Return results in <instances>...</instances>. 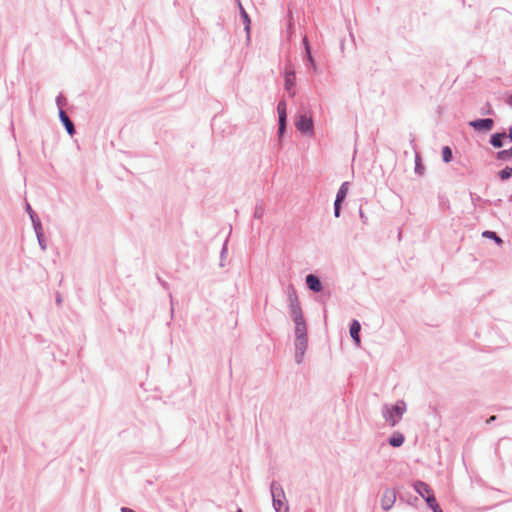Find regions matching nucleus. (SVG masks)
<instances>
[{
    "mask_svg": "<svg viewBox=\"0 0 512 512\" xmlns=\"http://www.w3.org/2000/svg\"><path fill=\"white\" fill-rule=\"evenodd\" d=\"M295 296V291L290 294V314L295 322V335L296 338L307 337L306 335V324L302 315L301 308L299 306L298 300Z\"/></svg>",
    "mask_w": 512,
    "mask_h": 512,
    "instance_id": "obj_1",
    "label": "nucleus"
},
{
    "mask_svg": "<svg viewBox=\"0 0 512 512\" xmlns=\"http://www.w3.org/2000/svg\"><path fill=\"white\" fill-rule=\"evenodd\" d=\"M406 407L404 402H398L396 403L391 410L387 411V414L385 415L386 419L389 421L391 426H395L397 420L401 418L403 413L405 412Z\"/></svg>",
    "mask_w": 512,
    "mask_h": 512,
    "instance_id": "obj_2",
    "label": "nucleus"
},
{
    "mask_svg": "<svg viewBox=\"0 0 512 512\" xmlns=\"http://www.w3.org/2000/svg\"><path fill=\"white\" fill-rule=\"evenodd\" d=\"M296 128L304 133L311 132L313 129L312 118L307 115H300L295 123Z\"/></svg>",
    "mask_w": 512,
    "mask_h": 512,
    "instance_id": "obj_3",
    "label": "nucleus"
},
{
    "mask_svg": "<svg viewBox=\"0 0 512 512\" xmlns=\"http://www.w3.org/2000/svg\"><path fill=\"white\" fill-rule=\"evenodd\" d=\"M396 501V492L394 489H386L383 492L382 498H381V505L382 508L385 510H389Z\"/></svg>",
    "mask_w": 512,
    "mask_h": 512,
    "instance_id": "obj_4",
    "label": "nucleus"
},
{
    "mask_svg": "<svg viewBox=\"0 0 512 512\" xmlns=\"http://www.w3.org/2000/svg\"><path fill=\"white\" fill-rule=\"evenodd\" d=\"M271 491H272L274 506H275L277 512H287V508L283 505V503L279 499L280 489L275 484H272Z\"/></svg>",
    "mask_w": 512,
    "mask_h": 512,
    "instance_id": "obj_5",
    "label": "nucleus"
},
{
    "mask_svg": "<svg viewBox=\"0 0 512 512\" xmlns=\"http://www.w3.org/2000/svg\"><path fill=\"white\" fill-rule=\"evenodd\" d=\"M470 125L474 127L476 130H485L489 131L492 129L493 126V120L492 119H479L470 122Z\"/></svg>",
    "mask_w": 512,
    "mask_h": 512,
    "instance_id": "obj_6",
    "label": "nucleus"
},
{
    "mask_svg": "<svg viewBox=\"0 0 512 512\" xmlns=\"http://www.w3.org/2000/svg\"><path fill=\"white\" fill-rule=\"evenodd\" d=\"M414 489L424 499L429 494H433V490L430 488V486L428 484H426L425 482H422V481L415 482L414 483Z\"/></svg>",
    "mask_w": 512,
    "mask_h": 512,
    "instance_id": "obj_7",
    "label": "nucleus"
},
{
    "mask_svg": "<svg viewBox=\"0 0 512 512\" xmlns=\"http://www.w3.org/2000/svg\"><path fill=\"white\" fill-rule=\"evenodd\" d=\"M306 283H307L308 287L315 292H319L322 289V285H321L319 279L312 274H309L306 277Z\"/></svg>",
    "mask_w": 512,
    "mask_h": 512,
    "instance_id": "obj_8",
    "label": "nucleus"
},
{
    "mask_svg": "<svg viewBox=\"0 0 512 512\" xmlns=\"http://www.w3.org/2000/svg\"><path fill=\"white\" fill-rule=\"evenodd\" d=\"M360 329H361V326H360L359 322L354 320L350 326V335L353 338V340L356 342L357 345L360 344V337H359Z\"/></svg>",
    "mask_w": 512,
    "mask_h": 512,
    "instance_id": "obj_9",
    "label": "nucleus"
},
{
    "mask_svg": "<svg viewBox=\"0 0 512 512\" xmlns=\"http://www.w3.org/2000/svg\"><path fill=\"white\" fill-rule=\"evenodd\" d=\"M60 118H61L63 124L65 125L67 132L70 135H73L74 125H73L72 121L69 119V117L66 115V113L62 110L60 111Z\"/></svg>",
    "mask_w": 512,
    "mask_h": 512,
    "instance_id": "obj_10",
    "label": "nucleus"
},
{
    "mask_svg": "<svg viewBox=\"0 0 512 512\" xmlns=\"http://www.w3.org/2000/svg\"><path fill=\"white\" fill-rule=\"evenodd\" d=\"M425 501H426L427 505L433 510V512H443L442 509L440 508L439 504L436 501L434 493L429 494L425 498Z\"/></svg>",
    "mask_w": 512,
    "mask_h": 512,
    "instance_id": "obj_11",
    "label": "nucleus"
},
{
    "mask_svg": "<svg viewBox=\"0 0 512 512\" xmlns=\"http://www.w3.org/2000/svg\"><path fill=\"white\" fill-rule=\"evenodd\" d=\"M348 189H349V183L344 182L341 185L340 189L338 190L335 201H337L338 203H342L348 193Z\"/></svg>",
    "mask_w": 512,
    "mask_h": 512,
    "instance_id": "obj_12",
    "label": "nucleus"
},
{
    "mask_svg": "<svg viewBox=\"0 0 512 512\" xmlns=\"http://www.w3.org/2000/svg\"><path fill=\"white\" fill-rule=\"evenodd\" d=\"M295 79H296L295 78V73L293 71L286 73V75H285V88L288 91H291V89L294 87Z\"/></svg>",
    "mask_w": 512,
    "mask_h": 512,
    "instance_id": "obj_13",
    "label": "nucleus"
},
{
    "mask_svg": "<svg viewBox=\"0 0 512 512\" xmlns=\"http://www.w3.org/2000/svg\"><path fill=\"white\" fill-rule=\"evenodd\" d=\"M506 137V134L505 133H498V134H494L492 137H491V144L496 147V148H499L503 145L502 143V139Z\"/></svg>",
    "mask_w": 512,
    "mask_h": 512,
    "instance_id": "obj_14",
    "label": "nucleus"
},
{
    "mask_svg": "<svg viewBox=\"0 0 512 512\" xmlns=\"http://www.w3.org/2000/svg\"><path fill=\"white\" fill-rule=\"evenodd\" d=\"M307 348V337L303 338H296V349L300 352V355L302 356L304 354V351Z\"/></svg>",
    "mask_w": 512,
    "mask_h": 512,
    "instance_id": "obj_15",
    "label": "nucleus"
},
{
    "mask_svg": "<svg viewBox=\"0 0 512 512\" xmlns=\"http://www.w3.org/2000/svg\"><path fill=\"white\" fill-rule=\"evenodd\" d=\"M403 442H404V437L401 434L394 435L389 439V443L393 447H399L403 444Z\"/></svg>",
    "mask_w": 512,
    "mask_h": 512,
    "instance_id": "obj_16",
    "label": "nucleus"
},
{
    "mask_svg": "<svg viewBox=\"0 0 512 512\" xmlns=\"http://www.w3.org/2000/svg\"><path fill=\"white\" fill-rule=\"evenodd\" d=\"M482 235L484 237L493 239L497 244H501L502 243V239L500 237H498L497 234L495 232H493V231H485V232H483Z\"/></svg>",
    "mask_w": 512,
    "mask_h": 512,
    "instance_id": "obj_17",
    "label": "nucleus"
},
{
    "mask_svg": "<svg viewBox=\"0 0 512 512\" xmlns=\"http://www.w3.org/2000/svg\"><path fill=\"white\" fill-rule=\"evenodd\" d=\"M512 176V167H506L499 172L501 180H506Z\"/></svg>",
    "mask_w": 512,
    "mask_h": 512,
    "instance_id": "obj_18",
    "label": "nucleus"
},
{
    "mask_svg": "<svg viewBox=\"0 0 512 512\" xmlns=\"http://www.w3.org/2000/svg\"><path fill=\"white\" fill-rule=\"evenodd\" d=\"M442 155H443V160L448 163L451 161L452 159V151L451 149L448 147V146H445L443 149H442Z\"/></svg>",
    "mask_w": 512,
    "mask_h": 512,
    "instance_id": "obj_19",
    "label": "nucleus"
},
{
    "mask_svg": "<svg viewBox=\"0 0 512 512\" xmlns=\"http://www.w3.org/2000/svg\"><path fill=\"white\" fill-rule=\"evenodd\" d=\"M497 157H498V159H501V160L510 159L512 157V148L498 152Z\"/></svg>",
    "mask_w": 512,
    "mask_h": 512,
    "instance_id": "obj_20",
    "label": "nucleus"
},
{
    "mask_svg": "<svg viewBox=\"0 0 512 512\" xmlns=\"http://www.w3.org/2000/svg\"><path fill=\"white\" fill-rule=\"evenodd\" d=\"M277 112H278L279 117H281V116L286 117V103L284 101H281L278 104Z\"/></svg>",
    "mask_w": 512,
    "mask_h": 512,
    "instance_id": "obj_21",
    "label": "nucleus"
},
{
    "mask_svg": "<svg viewBox=\"0 0 512 512\" xmlns=\"http://www.w3.org/2000/svg\"><path fill=\"white\" fill-rule=\"evenodd\" d=\"M240 9H241V15L246 23V30L249 31L250 29V19H249V16L248 14L246 13V11L242 8V6L240 5Z\"/></svg>",
    "mask_w": 512,
    "mask_h": 512,
    "instance_id": "obj_22",
    "label": "nucleus"
},
{
    "mask_svg": "<svg viewBox=\"0 0 512 512\" xmlns=\"http://www.w3.org/2000/svg\"><path fill=\"white\" fill-rule=\"evenodd\" d=\"M303 42H304V44H305V49H306V52H307V55H308L309 61H310L311 63H313V58H312V55H311L310 46H309V43H308V40H307V38H306V37H304Z\"/></svg>",
    "mask_w": 512,
    "mask_h": 512,
    "instance_id": "obj_23",
    "label": "nucleus"
},
{
    "mask_svg": "<svg viewBox=\"0 0 512 512\" xmlns=\"http://www.w3.org/2000/svg\"><path fill=\"white\" fill-rule=\"evenodd\" d=\"M286 117H279V133L282 134L285 129Z\"/></svg>",
    "mask_w": 512,
    "mask_h": 512,
    "instance_id": "obj_24",
    "label": "nucleus"
},
{
    "mask_svg": "<svg viewBox=\"0 0 512 512\" xmlns=\"http://www.w3.org/2000/svg\"><path fill=\"white\" fill-rule=\"evenodd\" d=\"M340 206H341V203H338L337 201H335V203H334V214H335L336 217L340 216Z\"/></svg>",
    "mask_w": 512,
    "mask_h": 512,
    "instance_id": "obj_25",
    "label": "nucleus"
},
{
    "mask_svg": "<svg viewBox=\"0 0 512 512\" xmlns=\"http://www.w3.org/2000/svg\"><path fill=\"white\" fill-rule=\"evenodd\" d=\"M359 214H360V218L363 221V223L366 224L367 223V216L365 215L364 211L360 210Z\"/></svg>",
    "mask_w": 512,
    "mask_h": 512,
    "instance_id": "obj_26",
    "label": "nucleus"
},
{
    "mask_svg": "<svg viewBox=\"0 0 512 512\" xmlns=\"http://www.w3.org/2000/svg\"><path fill=\"white\" fill-rule=\"evenodd\" d=\"M122 512H135L132 509L129 508H122Z\"/></svg>",
    "mask_w": 512,
    "mask_h": 512,
    "instance_id": "obj_27",
    "label": "nucleus"
},
{
    "mask_svg": "<svg viewBox=\"0 0 512 512\" xmlns=\"http://www.w3.org/2000/svg\"><path fill=\"white\" fill-rule=\"evenodd\" d=\"M495 418H496L495 416H491L487 422H488V423H490V422H494Z\"/></svg>",
    "mask_w": 512,
    "mask_h": 512,
    "instance_id": "obj_28",
    "label": "nucleus"
},
{
    "mask_svg": "<svg viewBox=\"0 0 512 512\" xmlns=\"http://www.w3.org/2000/svg\"><path fill=\"white\" fill-rule=\"evenodd\" d=\"M508 137L512 140V128L509 130V135Z\"/></svg>",
    "mask_w": 512,
    "mask_h": 512,
    "instance_id": "obj_29",
    "label": "nucleus"
},
{
    "mask_svg": "<svg viewBox=\"0 0 512 512\" xmlns=\"http://www.w3.org/2000/svg\"><path fill=\"white\" fill-rule=\"evenodd\" d=\"M509 104L512 106V96L509 99Z\"/></svg>",
    "mask_w": 512,
    "mask_h": 512,
    "instance_id": "obj_30",
    "label": "nucleus"
}]
</instances>
